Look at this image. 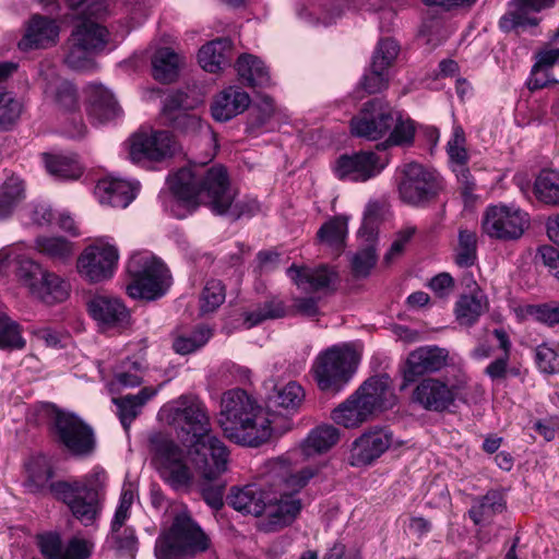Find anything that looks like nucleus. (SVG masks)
<instances>
[{
	"label": "nucleus",
	"mask_w": 559,
	"mask_h": 559,
	"mask_svg": "<svg viewBox=\"0 0 559 559\" xmlns=\"http://www.w3.org/2000/svg\"><path fill=\"white\" fill-rule=\"evenodd\" d=\"M168 182L176 199L190 211L203 204L213 214H229L234 221L259 212V202L254 199L235 202L236 191L223 165L205 167V163L193 162L180 168Z\"/></svg>",
	"instance_id": "obj_1"
},
{
	"label": "nucleus",
	"mask_w": 559,
	"mask_h": 559,
	"mask_svg": "<svg viewBox=\"0 0 559 559\" xmlns=\"http://www.w3.org/2000/svg\"><path fill=\"white\" fill-rule=\"evenodd\" d=\"M168 424L178 439L188 447V454L197 468H202L206 478H215L226 471L228 451L216 436L206 406L192 396H180L174 402L167 415Z\"/></svg>",
	"instance_id": "obj_2"
},
{
	"label": "nucleus",
	"mask_w": 559,
	"mask_h": 559,
	"mask_svg": "<svg viewBox=\"0 0 559 559\" xmlns=\"http://www.w3.org/2000/svg\"><path fill=\"white\" fill-rule=\"evenodd\" d=\"M26 486L32 492H40L48 485L49 491L58 500L66 503L73 516L85 526L92 525L102 510L107 474L103 468L95 467L81 480H49L53 471L46 464L34 463L28 466Z\"/></svg>",
	"instance_id": "obj_3"
},
{
	"label": "nucleus",
	"mask_w": 559,
	"mask_h": 559,
	"mask_svg": "<svg viewBox=\"0 0 559 559\" xmlns=\"http://www.w3.org/2000/svg\"><path fill=\"white\" fill-rule=\"evenodd\" d=\"M260 407L242 389L225 392L221 401L218 425L230 441L258 448L271 439L265 419L257 423Z\"/></svg>",
	"instance_id": "obj_4"
},
{
	"label": "nucleus",
	"mask_w": 559,
	"mask_h": 559,
	"mask_svg": "<svg viewBox=\"0 0 559 559\" xmlns=\"http://www.w3.org/2000/svg\"><path fill=\"white\" fill-rule=\"evenodd\" d=\"M390 377L379 374L368 378L331 413L332 420L346 429L360 427L374 415L390 406Z\"/></svg>",
	"instance_id": "obj_5"
},
{
	"label": "nucleus",
	"mask_w": 559,
	"mask_h": 559,
	"mask_svg": "<svg viewBox=\"0 0 559 559\" xmlns=\"http://www.w3.org/2000/svg\"><path fill=\"white\" fill-rule=\"evenodd\" d=\"M212 548L210 536L187 512L178 513L155 543L156 559H193Z\"/></svg>",
	"instance_id": "obj_6"
},
{
	"label": "nucleus",
	"mask_w": 559,
	"mask_h": 559,
	"mask_svg": "<svg viewBox=\"0 0 559 559\" xmlns=\"http://www.w3.org/2000/svg\"><path fill=\"white\" fill-rule=\"evenodd\" d=\"M127 272L131 280L127 285V294L133 299L156 300L171 285L169 270L160 259L150 252L132 254Z\"/></svg>",
	"instance_id": "obj_7"
},
{
	"label": "nucleus",
	"mask_w": 559,
	"mask_h": 559,
	"mask_svg": "<svg viewBox=\"0 0 559 559\" xmlns=\"http://www.w3.org/2000/svg\"><path fill=\"white\" fill-rule=\"evenodd\" d=\"M152 463L159 476L174 489L191 485L193 474L187 464L185 451L170 436L154 432L148 437Z\"/></svg>",
	"instance_id": "obj_8"
},
{
	"label": "nucleus",
	"mask_w": 559,
	"mask_h": 559,
	"mask_svg": "<svg viewBox=\"0 0 559 559\" xmlns=\"http://www.w3.org/2000/svg\"><path fill=\"white\" fill-rule=\"evenodd\" d=\"M358 358L348 347L332 346L316 358L312 372L318 388L328 393L341 392L354 377Z\"/></svg>",
	"instance_id": "obj_9"
},
{
	"label": "nucleus",
	"mask_w": 559,
	"mask_h": 559,
	"mask_svg": "<svg viewBox=\"0 0 559 559\" xmlns=\"http://www.w3.org/2000/svg\"><path fill=\"white\" fill-rule=\"evenodd\" d=\"M305 399L300 384L289 381L284 385H274L265 396V424L271 437H281L293 427V415Z\"/></svg>",
	"instance_id": "obj_10"
},
{
	"label": "nucleus",
	"mask_w": 559,
	"mask_h": 559,
	"mask_svg": "<svg viewBox=\"0 0 559 559\" xmlns=\"http://www.w3.org/2000/svg\"><path fill=\"white\" fill-rule=\"evenodd\" d=\"M444 190V180L436 170L418 163L405 165L399 183V193L403 202L416 207H426L436 201Z\"/></svg>",
	"instance_id": "obj_11"
},
{
	"label": "nucleus",
	"mask_w": 559,
	"mask_h": 559,
	"mask_svg": "<svg viewBox=\"0 0 559 559\" xmlns=\"http://www.w3.org/2000/svg\"><path fill=\"white\" fill-rule=\"evenodd\" d=\"M50 431L56 442L74 456H90L96 449L93 428L74 413L57 411Z\"/></svg>",
	"instance_id": "obj_12"
},
{
	"label": "nucleus",
	"mask_w": 559,
	"mask_h": 559,
	"mask_svg": "<svg viewBox=\"0 0 559 559\" xmlns=\"http://www.w3.org/2000/svg\"><path fill=\"white\" fill-rule=\"evenodd\" d=\"M394 109L383 98L366 102L350 120V132L357 138L379 140L389 133L394 123Z\"/></svg>",
	"instance_id": "obj_13"
},
{
	"label": "nucleus",
	"mask_w": 559,
	"mask_h": 559,
	"mask_svg": "<svg viewBox=\"0 0 559 559\" xmlns=\"http://www.w3.org/2000/svg\"><path fill=\"white\" fill-rule=\"evenodd\" d=\"M527 226L526 213L502 204L488 206L481 221L484 233L499 240H516Z\"/></svg>",
	"instance_id": "obj_14"
},
{
	"label": "nucleus",
	"mask_w": 559,
	"mask_h": 559,
	"mask_svg": "<svg viewBox=\"0 0 559 559\" xmlns=\"http://www.w3.org/2000/svg\"><path fill=\"white\" fill-rule=\"evenodd\" d=\"M450 353L447 348L438 345H423L408 355L401 366L403 377L402 389L414 383L420 377L441 371L449 365Z\"/></svg>",
	"instance_id": "obj_15"
},
{
	"label": "nucleus",
	"mask_w": 559,
	"mask_h": 559,
	"mask_svg": "<svg viewBox=\"0 0 559 559\" xmlns=\"http://www.w3.org/2000/svg\"><path fill=\"white\" fill-rule=\"evenodd\" d=\"M400 51L397 43L392 38L379 40L368 70L365 71L359 87L368 94L381 93L389 87L390 69Z\"/></svg>",
	"instance_id": "obj_16"
},
{
	"label": "nucleus",
	"mask_w": 559,
	"mask_h": 559,
	"mask_svg": "<svg viewBox=\"0 0 559 559\" xmlns=\"http://www.w3.org/2000/svg\"><path fill=\"white\" fill-rule=\"evenodd\" d=\"M555 0H510L507 12L499 20V28L503 33L521 35L531 31L536 35L540 19L535 14L552 7Z\"/></svg>",
	"instance_id": "obj_17"
},
{
	"label": "nucleus",
	"mask_w": 559,
	"mask_h": 559,
	"mask_svg": "<svg viewBox=\"0 0 559 559\" xmlns=\"http://www.w3.org/2000/svg\"><path fill=\"white\" fill-rule=\"evenodd\" d=\"M176 142L166 130L139 131L130 139V158L134 163L162 162L173 156Z\"/></svg>",
	"instance_id": "obj_18"
},
{
	"label": "nucleus",
	"mask_w": 559,
	"mask_h": 559,
	"mask_svg": "<svg viewBox=\"0 0 559 559\" xmlns=\"http://www.w3.org/2000/svg\"><path fill=\"white\" fill-rule=\"evenodd\" d=\"M395 442L394 433L388 426H372L352 444L353 466H367L383 455Z\"/></svg>",
	"instance_id": "obj_19"
},
{
	"label": "nucleus",
	"mask_w": 559,
	"mask_h": 559,
	"mask_svg": "<svg viewBox=\"0 0 559 559\" xmlns=\"http://www.w3.org/2000/svg\"><path fill=\"white\" fill-rule=\"evenodd\" d=\"M118 259V250L111 245L88 246L80 254L76 267L88 282L99 283L112 276Z\"/></svg>",
	"instance_id": "obj_20"
},
{
	"label": "nucleus",
	"mask_w": 559,
	"mask_h": 559,
	"mask_svg": "<svg viewBox=\"0 0 559 559\" xmlns=\"http://www.w3.org/2000/svg\"><path fill=\"white\" fill-rule=\"evenodd\" d=\"M384 165L372 151H359L353 154L341 155L334 164L333 170L340 180L365 182L381 173Z\"/></svg>",
	"instance_id": "obj_21"
},
{
	"label": "nucleus",
	"mask_w": 559,
	"mask_h": 559,
	"mask_svg": "<svg viewBox=\"0 0 559 559\" xmlns=\"http://www.w3.org/2000/svg\"><path fill=\"white\" fill-rule=\"evenodd\" d=\"M455 400V386L436 378L423 379L413 391V401L428 412L449 411Z\"/></svg>",
	"instance_id": "obj_22"
},
{
	"label": "nucleus",
	"mask_w": 559,
	"mask_h": 559,
	"mask_svg": "<svg viewBox=\"0 0 559 559\" xmlns=\"http://www.w3.org/2000/svg\"><path fill=\"white\" fill-rule=\"evenodd\" d=\"M60 27L53 19L34 14L27 23L25 34L19 47L22 50L46 49L57 44Z\"/></svg>",
	"instance_id": "obj_23"
},
{
	"label": "nucleus",
	"mask_w": 559,
	"mask_h": 559,
	"mask_svg": "<svg viewBox=\"0 0 559 559\" xmlns=\"http://www.w3.org/2000/svg\"><path fill=\"white\" fill-rule=\"evenodd\" d=\"M271 499V490L258 484H249L242 488L233 487L227 496V503L245 515L261 516Z\"/></svg>",
	"instance_id": "obj_24"
},
{
	"label": "nucleus",
	"mask_w": 559,
	"mask_h": 559,
	"mask_svg": "<svg viewBox=\"0 0 559 559\" xmlns=\"http://www.w3.org/2000/svg\"><path fill=\"white\" fill-rule=\"evenodd\" d=\"M301 510V501L292 493H281L277 497L272 492V499L266 503V522L263 524L266 531L275 532L290 525Z\"/></svg>",
	"instance_id": "obj_25"
},
{
	"label": "nucleus",
	"mask_w": 559,
	"mask_h": 559,
	"mask_svg": "<svg viewBox=\"0 0 559 559\" xmlns=\"http://www.w3.org/2000/svg\"><path fill=\"white\" fill-rule=\"evenodd\" d=\"M87 311L98 324L109 328L127 323L130 317L120 299L106 295L92 297L87 302Z\"/></svg>",
	"instance_id": "obj_26"
},
{
	"label": "nucleus",
	"mask_w": 559,
	"mask_h": 559,
	"mask_svg": "<svg viewBox=\"0 0 559 559\" xmlns=\"http://www.w3.org/2000/svg\"><path fill=\"white\" fill-rule=\"evenodd\" d=\"M87 93V114L92 120L99 123L112 120L122 112L114 94L102 84H90Z\"/></svg>",
	"instance_id": "obj_27"
},
{
	"label": "nucleus",
	"mask_w": 559,
	"mask_h": 559,
	"mask_svg": "<svg viewBox=\"0 0 559 559\" xmlns=\"http://www.w3.org/2000/svg\"><path fill=\"white\" fill-rule=\"evenodd\" d=\"M250 96L239 87L229 86L221 92L211 105L212 117L225 122L242 114L250 105Z\"/></svg>",
	"instance_id": "obj_28"
},
{
	"label": "nucleus",
	"mask_w": 559,
	"mask_h": 559,
	"mask_svg": "<svg viewBox=\"0 0 559 559\" xmlns=\"http://www.w3.org/2000/svg\"><path fill=\"white\" fill-rule=\"evenodd\" d=\"M287 275L300 289L313 293L329 288L337 277V273L326 265L308 267L293 264L287 269Z\"/></svg>",
	"instance_id": "obj_29"
},
{
	"label": "nucleus",
	"mask_w": 559,
	"mask_h": 559,
	"mask_svg": "<svg viewBox=\"0 0 559 559\" xmlns=\"http://www.w3.org/2000/svg\"><path fill=\"white\" fill-rule=\"evenodd\" d=\"M233 58V41L228 37L216 38L203 45L198 53L201 68L210 73H217L229 67Z\"/></svg>",
	"instance_id": "obj_30"
},
{
	"label": "nucleus",
	"mask_w": 559,
	"mask_h": 559,
	"mask_svg": "<svg viewBox=\"0 0 559 559\" xmlns=\"http://www.w3.org/2000/svg\"><path fill=\"white\" fill-rule=\"evenodd\" d=\"M95 194L103 204L124 209L134 200L136 187L122 179L104 178L98 180Z\"/></svg>",
	"instance_id": "obj_31"
},
{
	"label": "nucleus",
	"mask_w": 559,
	"mask_h": 559,
	"mask_svg": "<svg viewBox=\"0 0 559 559\" xmlns=\"http://www.w3.org/2000/svg\"><path fill=\"white\" fill-rule=\"evenodd\" d=\"M109 36L110 34L105 26L90 19H84L74 26L69 39L99 53L106 48Z\"/></svg>",
	"instance_id": "obj_32"
},
{
	"label": "nucleus",
	"mask_w": 559,
	"mask_h": 559,
	"mask_svg": "<svg viewBox=\"0 0 559 559\" xmlns=\"http://www.w3.org/2000/svg\"><path fill=\"white\" fill-rule=\"evenodd\" d=\"M488 300L476 287L471 294H463L455 302L454 313L460 325L472 328L487 310Z\"/></svg>",
	"instance_id": "obj_33"
},
{
	"label": "nucleus",
	"mask_w": 559,
	"mask_h": 559,
	"mask_svg": "<svg viewBox=\"0 0 559 559\" xmlns=\"http://www.w3.org/2000/svg\"><path fill=\"white\" fill-rule=\"evenodd\" d=\"M157 390L151 386H144L136 394H127L120 397H114L117 415L126 431L130 429L132 421L141 414L142 407L154 397Z\"/></svg>",
	"instance_id": "obj_34"
},
{
	"label": "nucleus",
	"mask_w": 559,
	"mask_h": 559,
	"mask_svg": "<svg viewBox=\"0 0 559 559\" xmlns=\"http://www.w3.org/2000/svg\"><path fill=\"white\" fill-rule=\"evenodd\" d=\"M235 69L242 84L250 87H266L271 85V76L264 62L250 53L238 57Z\"/></svg>",
	"instance_id": "obj_35"
},
{
	"label": "nucleus",
	"mask_w": 559,
	"mask_h": 559,
	"mask_svg": "<svg viewBox=\"0 0 559 559\" xmlns=\"http://www.w3.org/2000/svg\"><path fill=\"white\" fill-rule=\"evenodd\" d=\"M504 509L503 493L498 489H491L486 495L473 500L468 516L475 525H481L489 522L496 514L503 512Z\"/></svg>",
	"instance_id": "obj_36"
},
{
	"label": "nucleus",
	"mask_w": 559,
	"mask_h": 559,
	"mask_svg": "<svg viewBox=\"0 0 559 559\" xmlns=\"http://www.w3.org/2000/svg\"><path fill=\"white\" fill-rule=\"evenodd\" d=\"M290 311L282 299L272 297L260 302L255 309L245 312L243 325L246 329H251L266 320L285 318L290 314Z\"/></svg>",
	"instance_id": "obj_37"
},
{
	"label": "nucleus",
	"mask_w": 559,
	"mask_h": 559,
	"mask_svg": "<svg viewBox=\"0 0 559 559\" xmlns=\"http://www.w3.org/2000/svg\"><path fill=\"white\" fill-rule=\"evenodd\" d=\"M35 248L56 264L67 263L74 253L73 243L61 236H38Z\"/></svg>",
	"instance_id": "obj_38"
},
{
	"label": "nucleus",
	"mask_w": 559,
	"mask_h": 559,
	"mask_svg": "<svg viewBox=\"0 0 559 559\" xmlns=\"http://www.w3.org/2000/svg\"><path fill=\"white\" fill-rule=\"evenodd\" d=\"M340 439V431L332 425H323L312 429L301 444L305 456L323 453L330 450Z\"/></svg>",
	"instance_id": "obj_39"
},
{
	"label": "nucleus",
	"mask_w": 559,
	"mask_h": 559,
	"mask_svg": "<svg viewBox=\"0 0 559 559\" xmlns=\"http://www.w3.org/2000/svg\"><path fill=\"white\" fill-rule=\"evenodd\" d=\"M25 199V183L15 176H9L0 186V221L10 217Z\"/></svg>",
	"instance_id": "obj_40"
},
{
	"label": "nucleus",
	"mask_w": 559,
	"mask_h": 559,
	"mask_svg": "<svg viewBox=\"0 0 559 559\" xmlns=\"http://www.w3.org/2000/svg\"><path fill=\"white\" fill-rule=\"evenodd\" d=\"M394 123L389 131L385 141L376 145L377 150L383 151L391 146H411L414 143L416 127L411 118H403L400 112L394 110Z\"/></svg>",
	"instance_id": "obj_41"
},
{
	"label": "nucleus",
	"mask_w": 559,
	"mask_h": 559,
	"mask_svg": "<svg viewBox=\"0 0 559 559\" xmlns=\"http://www.w3.org/2000/svg\"><path fill=\"white\" fill-rule=\"evenodd\" d=\"M46 304L60 302L69 295V285L59 275L46 271L32 293Z\"/></svg>",
	"instance_id": "obj_42"
},
{
	"label": "nucleus",
	"mask_w": 559,
	"mask_h": 559,
	"mask_svg": "<svg viewBox=\"0 0 559 559\" xmlns=\"http://www.w3.org/2000/svg\"><path fill=\"white\" fill-rule=\"evenodd\" d=\"M346 236L347 221L342 216H335L329 219L319 228L317 233V237L320 242L329 246L337 254H340L345 247Z\"/></svg>",
	"instance_id": "obj_43"
},
{
	"label": "nucleus",
	"mask_w": 559,
	"mask_h": 559,
	"mask_svg": "<svg viewBox=\"0 0 559 559\" xmlns=\"http://www.w3.org/2000/svg\"><path fill=\"white\" fill-rule=\"evenodd\" d=\"M152 67L154 79L170 83L178 75L179 56L168 47L160 48L152 58Z\"/></svg>",
	"instance_id": "obj_44"
},
{
	"label": "nucleus",
	"mask_w": 559,
	"mask_h": 559,
	"mask_svg": "<svg viewBox=\"0 0 559 559\" xmlns=\"http://www.w3.org/2000/svg\"><path fill=\"white\" fill-rule=\"evenodd\" d=\"M146 369L145 360L141 357L126 358L114 373V382L121 388H134L142 383V373Z\"/></svg>",
	"instance_id": "obj_45"
},
{
	"label": "nucleus",
	"mask_w": 559,
	"mask_h": 559,
	"mask_svg": "<svg viewBox=\"0 0 559 559\" xmlns=\"http://www.w3.org/2000/svg\"><path fill=\"white\" fill-rule=\"evenodd\" d=\"M534 192L546 204L559 202V170L543 169L535 179Z\"/></svg>",
	"instance_id": "obj_46"
},
{
	"label": "nucleus",
	"mask_w": 559,
	"mask_h": 559,
	"mask_svg": "<svg viewBox=\"0 0 559 559\" xmlns=\"http://www.w3.org/2000/svg\"><path fill=\"white\" fill-rule=\"evenodd\" d=\"M212 337V330L205 325H199L188 334L179 335L173 343L177 354L188 355L203 347Z\"/></svg>",
	"instance_id": "obj_47"
},
{
	"label": "nucleus",
	"mask_w": 559,
	"mask_h": 559,
	"mask_svg": "<svg viewBox=\"0 0 559 559\" xmlns=\"http://www.w3.org/2000/svg\"><path fill=\"white\" fill-rule=\"evenodd\" d=\"M95 55L97 53L91 49L69 39V51L66 55L64 62L74 71L93 72L97 69V63L94 58Z\"/></svg>",
	"instance_id": "obj_48"
},
{
	"label": "nucleus",
	"mask_w": 559,
	"mask_h": 559,
	"mask_svg": "<svg viewBox=\"0 0 559 559\" xmlns=\"http://www.w3.org/2000/svg\"><path fill=\"white\" fill-rule=\"evenodd\" d=\"M378 261L377 249L372 243H364L350 258V271L355 278H366Z\"/></svg>",
	"instance_id": "obj_49"
},
{
	"label": "nucleus",
	"mask_w": 559,
	"mask_h": 559,
	"mask_svg": "<svg viewBox=\"0 0 559 559\" xmlns=\"http://www.w3.org/2000/svg\"><path fill=\"white\" fill-rule=\"evenodd\" d=\"M535 63L532 67L530 78L527 80V87L531 91L542 90L551 84H556V78L549 67V59L546 58L545 51H539L535 55Z\"/></svg>",
	"instance_id": "obj_50"
},
{
	"label": "nucleus",
	"mask_w": 559,
	"mask_h": 559,
	"mask_svg": "<svg viewBox=\"0 0 559 559\" xmlns=\"http://www.w3.org/2000/svg\"><path fill=\"white\" fill-rule=\"evenodd\" d=\"M477 260V236L468 229L459 231V245L455 253V263L460 267H471Z\"/></svg>",
	"instance_id": "obj_51"
},
{
	"label": "nucleus",
	"mask_w": 559,
	"mask_h": 559,
	"mask_svg": "<svg viewBox=\"0 0 559 559\" xmlns=\"http://www.w3.org/2000/svg\"><path fill=\"white\" fill-rule=\"evenodd\" d=\"M25 345L19 323L7 314H0V349L11 352L23 349Z\"/></svg>",
	"instance_id": "obj_52"
},
{
	"label": "nucleus",
	"mask_w": 559,
	"mask_h": 559,
	"mask_svg": "<svg viewBox=\"0 0 559 559\" xmlns=\"http://www.w3.org/2000/svg\"><path fill=\"white\" fill-rule=\"evenodd\" d=\"M165 124L183 135H195L201 132L204 128L210 130V126L203 123L201 118L194 114L179 112L176 116L165 119Z\"/></svg>",
	"instance_id": "obj_53"
},
{
	"label": "nucleus",
	"mask_w": 559,
	"mask_h": 559,
	"mask_svg": "<svg viewBox=\"0 0 559 559\" xmlns=\"http://www.w3.org/2000/svg\"><path fill=\"white\" fill-rule=\"evenodd\" d=\"M225 286L219 280H210L203 288L200 310L203 314L214 312L225 301Z\"/></svg>",
	"instance_id": "obj_54"
},
{
	"label": "nucleus",
	"mask_w": 559,
	"mask_h": 559,
	"mask_svg": "<svg viewBox=\"0 0 559 559\" xmlns=\"http://www.w3.org/2000/svg\"><path fill=\"white\" fill-rule=\"evenodd\" d=\"M45 163L47 170L56 177L75 179L80 176V169L68 157L45 154Z\"/></svg>",
	"instance_id": "obj_55"
},
{
	"label": "nucleus",
	"mask_w": 559,
	"mask_h": 559,
	"mask_svg": "<svg viewBox=\"0 0 559 559\" xmlns=\"http://www.w3.org/2000/svg\"><path fill=\"white\" fill-rule=\"evenodd\" d=\"M525 311L536 321L546 324L547 326L559 324V301L528 305L526 306Z\"/></svg>",
	"instance_id": "obj_56"
},
{
	"label": "nucleus",
	"mask_w": 559,
	"mask_h": 559,
	"mask_svg": "<svg viewBox=\"0 0 559 559\" xmlns=\"http://www.w3.org/2000/svg\"><path fill=\"white\" fill-rule=\"evenodd\" d=\"M202 472V475L206 483L201 486V496L205 503L215 511H218L224 506V493H225V484L224 483H212L216 480L221 474H218L215 478L209 479L205 477L202 468H199Z\"/></svg>",
	"instance_id": "obj_57"
},
{
	"label": "nucleus",
	"mask_w": 559,
	"mask_h": 559,
	"mask_svg": "<svg viewBox=\"0 0 559 559\" xmlns=\"http://www.w3.org/2000/svg\"><path fill=\"white\" fill-rule=\"evenodd\" d=\"M465 133L462 127L456 126L453 134L447 144V152L452 163L456 165H466L468 162V153L464 146Z\"/></svg>",
	"instance_id": "obj_58"
},
{
	"label": "nucleus",
	"mask_w": 559,
	"mask_h": 559,
	"mask_svg": "<svg viewBox=\"0 0 559 559\" xmlns=\"http://www.w3.org/2000/svg\"><path fill=\"white\" fill-rule=\"evenodd\" d=\"M535 361L538 370L545 374L559 372V354L547 344L537 346Z\"/></svg>",
	"instance_id": "obj_59"
},
{
	"label": "nucleus",
	"mask_w": 559,
	"mask_h": 559,
	"mask_svg": "<svg viewBox=\"0 0 559 559\" xmlns=\"http://www.w3.org/2000/svg\"><path fill=\"white\" fill-rule=\"evenodd\" d=\"M45 270L41 265L31 259H21L19 261V267L16 274L19 278L29 287L33 293L37 287L40 277L44 276Z\"/></svg>",
	"instance_id": "obj_60"
},
{
	"label": "nucleus",
	"mask_w": 559,
	"mask_h": 559,
	"mask_svg": "<svg viewBox=\"0 0 559 559\" xmlns=\"http://www.w3.org/2000/svg\"><path fill=\"white\" fill-rule=\"evenodd\" d=\"M273 112V100L270 97H265L261 104L252 106L248 115L247 131L251 132L264 126Z\"/></svg>",
	"instance_id": "obj_61"
},
{
	"label": "nucleus",
	"mask_w": 559,
	"mask_h": 559,
	"mask_svg": "<svg viewBox=\"0 0 559 559\" xmlns=\"http://www.w3.org/2000/svg\"><path fill=\"white\" fill-rule=\"evenodd\" d=\"M192 106L188 102V95L183 91L177 90L166 96L163 106L164 119L176 116L179 112H186Z\"/></svg>",
	"instance_id": "obj_62"
},
{
	"label": "nucleus",
	"mask_w": 559,
	"mask_h": 559,
	"mask_svg": "<svg viewBox=\"0 0 559 559\" xmlns=\"http://www.w3.org/2000/svg\"><path fill=\"white\" fill-rule=\"evenodd\" d=\"M40 551L46 559H62L63 545L59 534L48 533L39 539Z\"/></svg>",
	"instance_id": "obj_63"
},
{
	"label": "nucleus",
	"mask_w": 559,
	"mask_h": 559,
	"mask_svg": "<svg viewBox=\"0 0 559 559\" xmlns=\"http://www.w3.org/2000/svg\"><path fill=\"white\" fill-rule=\"evenodd\" d=\"M92 554L87 540L72 537L63 549L62 559H87Z\"/></svg>",
	"instance_id": "obj_64"
}]
</instances>
